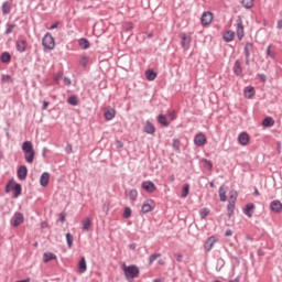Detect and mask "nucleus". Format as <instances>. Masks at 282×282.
<instances>
[{"label": "nucleus", "instance_id": "1", "mask_svg": "<svg viewBox=\"0 0 282 282\" xmlns=\"http://www.w3.org/2000/svg\"><path fill=\"white\" fill-rule=\"evenodd\" d=\"M22 152L24 153V160L26 164H34L36 152L34 151V145L32 144V141H24L22 143Z\"/></svg>", "mask_w": 282, "mask_h": 282}, {"label": "nucleus", "instance_id": "2", "mask_svg": "<svg viewBox=\"0 0 282 282\" xmlns=\"http://www.w3.org/2000/svg\"><path fill=\"white\" fill-rule=\"evenodd\" d=\"M123 272H124V276L127 279V281H131L133 279H138L139 274H140V268H138V265L135 264H131V265H124L122 268Z\"/></svg>", "mask_w": 282, "mask_h": 282}, {"label": "nucleus", "instance_id": "3", "mask_svg": "<svg viewBox=\"0 0 282 282\" xmlns=\"http://www.w3.org/2000/svg\"><path fill=\"white\" fill-rule=\"evenodd\" d=\"M42 45L44 50H54L56 47V42L54 41V36L51 33H46L42 39Z\"/></svg>", "mask_w": 282, "mask_h": 282}, {"label": "nucleus", "instance_id": "4", "mask_svg": "<svg viewBox=\"0 0 282 282\" xmlns=\"http://www.w3.org/2000/svg\"><path fill=\"white\" fill-rule=\"evenodd\" d=\"M236 34L238 36V40L241 41L243 39V36L246 35L245 31H243V20H241V17H238L237 21H236Z\"/></svg>", "mask_w": 282, "mask_h": 282}, {"label": "nucleus", "instance_id": "5", "mask_svg": "<svg viewBox=\"0 0 282 282\" xmlns=\"http://www.w3.org/2000/svg\"><path fill=\"white\" fill-rule=\"evenodd\" d=\"M193 37L189 34L183 33L181 35V45L183 50H189Z\"/></svg>", "mask_w": 282, "mask_h": 282}, {"label": "nucleus", "instance_id": "6", "mask_svg": "<svg viewBox=\"0 0 282 282\" xmlns=\"http://www.w3.org/2000/svg\"><path fill=\"white\" fill-rule=\"evenodd\" d=\"M25 218L23 217V214L21 213H15L13 217L11 218V226H14V228L21 226Z\"/></svg>", "mask_w": 282, "mask_h": 282}, {"label": "nucleus", "instance_id": "7", "mask_svg": "<svg viewBox=\"0 0 282 282\" xmlns=\"http://www.w3.org/2000/svg\"><path fill=\"white\" fill-rule=\"evenodd\" d=\"M141 188L143 191H147V193H155V191H158V187L155 186V183L151 182V181H144L141 184Z\"/></svg>", "mask_w": 282, "mask_h": 282}, {"label": "nucleus", "instance_id": "8", "mask_svg": "<svg viewBox=\"0 0 282 282\" xmlns=\"http://www.w3.org/2000/svg\"><path fill=\"white\" fill-rule=\"evenodd\" d=\"M232 72L235 76L243 78V67L241 66V61L237 59L234 64Z\"/></svg>", "mask_w": 282, "mask_h": 282}, {"label": "nucleus", "instance_id": "9", "mask_svg": "<svg viewBox=\"0 0 282 282\" xmlns=\"http://www.w3.org/2000/svg\"><path fill=\"white\" fill-rule=\"evenodd\" d=\"M207 140H206V134L199 132L195 135L194 138V144L196 147H204V144H206Z\"/></svg>", "mask_w": 282, "mask_h": 282}, {"label": "nucleus", "instance_id": "10", "mask_svg": "<svg viewBox=\"0 0 282 282\" xmlns=\"http://www.w3.org/2000/svg\"><path fill=\"white\" fill-rule=\"evenodd\" d=\"M15 50L20 54H23L28 50V40H18L15 42Z\"/></svg>", "mask_w": 282, "mask_h": 282}, {"label": "nucleus", "instance_id": "11", "mask_svg": "<svg viewBox=\"0 0 282 282\" xmlns=\"http://www.w3.org/2000/svg\"><path fill=\"white\" fill-rule=\"evenodd\" d=\"M200 22L203 25H210V23H213V13L208 11L204 12L200 18Z\"/></svg>", "mask_w": 282, "mask_h": 282}, {"label": "nucleus", "instance_id": "12", "mask_svg": "<svg viewBox=\"0 0 282 282\" xmlns=\"http://www.w3.org/2000/svg\"><path fill=\"white\" fill-rule=\"evenodd\" d=\"M151 210H153V199H148L143 203L141 207V213H143V215H147V213H151Z\"/></svg>", "mask_w": 282, "mask_h": 282}, {"label": "nucleus", "instance_id": "13", "mask_svg": "<svg viewBox=\"0 0 282 282\" xmlns=\"http://www.w3.org/2000/svg\"><path fill=\"white\" fill-rule=\"evenodd\" d=\"M270 210L272 213H282V203L281 200H272L270 204Z\"/></svg>", "mask_w": 282, "mask_h": 282}, {"label": "nucleus", "instance_id": "14", "mask_svg": "<svg viewBox=\"0 0 282 282\" xmlns=\"http://www.w3.org/2000/svg\"><path fill=\"white\" fill-rule=\"evenodd\" d=\"M17 175H18V178L21 181L28 180V167L25 165H21L18 169Z\"/></svg>", "mask_w": 282, "mask_h": 282}, {"label": "nucleus", "instance_id": "15", "mask_svg": "<svg viewBox=\"0 0 282 282\" xmlns=\"http://www.w3.org/2000/svg\"><path fill=\"white\" fill-rule=\"evenodd\" d=\"M238 142L241 147H247L248 142H250V135H248V132H241L238 135Z\"/></svg>", "mask_w": 282, "mask_h": 282}, {"label": "nucleus", "instance_id": "16", "mask_svg": "<svg viewBox=\"0 0 282 282\" xmlns=\"http://www.w3.org/2000/svg\"><path fill=\"white\" fill-rule=\"evenodd\" d=\"M143 131L149 135H153V133H155V126L151 121L147 120L143 127Z\"/></svg>", "mask_w": 282, "mask_h": 282}, {"label": "nucleus", "instance_id": "17", "mask_svg": "<svg viewBox=\"0 0 282 282\" xmlns=\"http://www.w3.org/2000/svg\"><path fill=\"white\" fill-rule=\"evenodd\" d=\"M243 215H246L249 218L252 217V215H254V205L252 203H249L245 206Z\"/></svg>", "mask_w": 282, "mask_h": 282}, {"label": "nucleus", "instance_id": "18", "mask_svg": "<svg viewBox=\"0 0 282 282\" xmlns=\"http://www.w3.org/2000/svg\"><path fill=\"white\" fill-rule=\"evenodd\" d=\"M10 12H12V2L4 1L2 3V14H3V17H7V14H10Z\"/></svg>", "mask_w": 282, "mask_h": 282}, {"label": "nucleus", "instance_id": "19", "mask_svg": "<svg viewBox=\"0 0 282 282\" xmlns=\"http://www.w3.org/2000/svg\"><path fill=\"white\" fill-rule=\"evenodd\" d=\"M215 237L214 236H212V237H209L207 240H206V242H205V245H204V248H205V250H206V252H210L212 250H213V246H215Z\"/></svg>", "mask_w": 282, "mask_h": 282}, {"label": "nucleus", "instance_id": "20", "mask_svg": "<svg viewBox=\"0 0 282 282\" xmlns=\"http://www.w3.org/2000/svg\"><path fill=\"white\" fill-rule=\"evenodd\" d=\"M40 184L45 188L50 184V173L44 172L40 177Z\"/></svg>", "mask_w": 282, "mask_h": 282}, {"label": "nucleus", "instance_id": "21", "mask_svg": "<svg viewBox=\"0 0 282 282\" xmlns=\"http://www.w3.org/2000/svg\"><path fill=\"white\" fill-rule=\"evenodd\" d=\"M252 50H254V44L251 42H247L243 47L245 56L250 57V54H252Z\"/></svg>", "mask_w": 282, "mask_h": 282}, {"label": "nucleus", "instance_id": "22", "mask_svg": "<svg viewBox=\"0 0 282 282\" xmlns=\"http://www.w3.org/2000/svg\"><path fill=\"white\" fill-rule=\"evenodd\" d=\"M78 270L80 274H85V272H87V260L85 259V257H82L78 264Z\"/></svg>", "mask_w": 282, "mask_h": 282}, {"label": "nucleus", "instance_id": "23", "mask_svg": "<svg viewBox=\"0 0 282 282\" xmlns=\"http://www.w3.org/2000/svg\"><path fill=\"white\" fill-rule=\"evenodd\" d=\"M78 45L82 47V50H89L91 47V44L89 43V40L82 37L78 40Z\"/></svg>", "mask_w": 282, "mask_h": 282}, {"label": "nucleus", "instance_id": "24", "mask_svg": "<svg viewBox=\"0 0 282 282\" xmlns=\"http://www.w3.org/2000/svg\"><path fill=\"white\" fill-rule=\"evenodd\" d=\"M56 259V254L52 252H44L43 253V261L44 263H50V261H54Z\"/></svg>", "mask_w": 282, "mask_h": 282}, {"label": "nucleus", "instance_id": "25", "mask_svg": "<svg viewBox=\"0 0 282 282\" xmlns=\"http://www.w3.org/2000/svg\"><path fill=\"white\" fill-rule=\"evenodd\" d=\"M105 120H113L116 118V110L109 109L104 113Z\"/></svg>", "mask_w": 282, "mask_h": 282}, {"label": "nucleus", "instance_id": "26", "mask_svg": "<svg viewBox=\"0 0 282 282\" xmlns=\"http://www.w3.org/2000/svg\"><path fill=\"white\" fill-rule=\"evenodd\" d=\"M235 40V32L234 31H227L224 35V41L226 43H231V41Z\"/></svg>", "mask_w": 282, "mask_h": 282}, {"label": "nucleus", "instance_id": "27", "mask_svg": "<svg viewBox=\"0 0 282 282\" xmlns=\"http://www.w3.org/2000/svg\"><path fill=\"white\" fill-rule=\"evenodd\" d=\"M243 94H245L246 98H252V96H254V87L247 86L243 90Z\"/></svg>", "mask_w": 282, "mask_h": 282}, {"label": "nucleus", "instance_id": "28", "mask_svg": "<svg viewBox=\"0 0 282 282\" xmlns=\"http://www.w3.org/2000/svg\"><path fill=\"white\" fill-rule=\"evenodd\" d=\"M68 105H72V107H78V96L72 95L67 99Z\"/></svg>", "mask_w": 282, "mask_h": 282}, {"label": "nucleus", "instance_id": "29", "mask_svg": "<svg viewBox=\"0 0 282 282\" xmlns=\"http://www.w3.org/2000/svg\"><path fill=\"white\" fill-rule=\"evenodd\" d=\"M12 189L14 191L13 197L17 198V197H19L21 195V192H22L21 184L14 183Z\"/></svg>", "mask_w": 282, "mask_h": 282}, {"label": "nucleus", "instance_id": "30", "mask_svg": "<svg viewBox=\"0 0 282 282\" xmlns=\"http://www.w3.org/2000/svg\"><path fill=\"white\" fill-rule=\"evenodd\" d=\"M267 58H276V52L272 51V44L267 47Z\"/></svg>", "mask_w": 282, "mask_h": 282}, {"label": "nucleus", "instance_id": "31", "mask_svg": "<svg viewBox=\"0 0 282 282\" xmlns=\"http://www.w3.org/2000/svg\"><path fill=\"white\" fill-rule=\"evenodd\" d=\"M159 124H162V127H169V120L166 119V116L159 115L158 117Z\"/></svg>", "mask_w": 282, "mask_h": 282}, {"label": "nucleus", "instance_id": "32", "mask_svg": "<svg viewBox=\"0 0 282 282\" xmlns=\"http://www.w3.org/2000/svg\"><path fill=\"white\" fill-rule=\"evenodd\" d=\"M145 76L148 80H155V78H158V73H155V70L148 69L145 72Z\"/></svg>", "mask_w": 282, "mask_h": 282}, {"label": "nucleus", "instance_id": "33", "mask_svg": "<svg viewBox=\"0 0 282 282\" xmlns=\"http://www.w3.org/2000/svg\"><path fill=\"white\" fill-rule=\"evenodd\" d=\"M227 213L229 217H232V213H235V200H229L227 205Z\"/></svg>", "mask_w": 282, "mask_h": 282}, {"label": "nucleus", "instance_id": "34", "mask_svg": "<svg viewBox=\"0 0 282 282\" xmlns=\"http://www.w3.org/2000/svg\"><path fill=\"white\" fill-rule=\"evenodd\" d=\"M263 127H274V119L272 117H267L262 121Z\"/></svg>", "mask_w": 282, "mask_h": 282}, {"label": "nucleus", "instance_id": "35", "mask_svg": "<svg viewBox=\"0 0 282 282\" xmlns=\"http://www.w3.org/2000/svg\"><path fill=\"white\" fill-rule=\"evenodd\" d=\"M128 197L130 202H135V199H138V189H130Z\"/></svg>", "mask_w": 282, "mask_h": 282}, {"label": "nucleus", "instance_id": "36", "mask_svg": "<svg viewBox=\"0 0 282 282\" xmlns=\"http://www.w3.org/2000/svg\"><path fill=\"white\" fill-rule=\"evenodd\" d=\"M224 265H226V261L224 260V258H218L217 262H216L217 272H220V270L224 268Z\"/></svg>", "mask_w": 282, "mask_h": 282}, {"label": "nucleus", "instance_id": "37", "mask_svg": "<svg viewBox=\"0 0 282 282\" xmlns=\"http://www.w3.org/2000/svg\"><path fill=\"white\" fill-rule=\"evenodd\" d=\"M172 147L176 153H180L182 143L180 142V139H173Z\"/></svg>", "mask_w": 282, "mask_h": 282}, {"label": "nucleus", "instance_id": "38", "mask_svg": "<svg viewBox=\"0 0 282 282\" xmlns=\"http://www.w3.org/2000/svg\"><path fill=\"white\" fill-rule=\"evenodd\" d=\"M219 197L220 202H227L228 197L226 196V189L224 188V185L219 187Z\"/></svg>", "mask_w": 282, "mask_h": 282}, {"label": "nucleus", "instance_id": "39", "mask_svg": "<svg viewBox=\"0 0 282 282\" xmlns=\"http://www.w3.org/2000/svg\"><path fill=\"white\" fill-rule=\"evenodd\" d=\"M0 58L2 63H10V61H12V55H10L8 52H4Z\"/></svg>", "mask_w": 282, "mask_h": 282}, {"label": "nucleus", "instance_id": "40", "mask_svg": "<svg viewBox=\"0 0 282 282\" xmlns=\"http://www.w3.org/2000/svg\"><path fill=\"white\" fill-rule=\"evenodd\" d=\"M82 226H83V230L88 231L89 228H91V220L89 218L84 219L82 223Z\"/></svg>", "mask_w": 282, "mask_h": 282}, {"label": "nucleus", "instance_id": "41", "mask_svg": "<svg viewBox=\"0 0 282 282\" xmlns=\"http://www.w3.org/2000/svg\"><path fill=\"white\" fill-rule=\"evenodd\" d=\"M208 215H210V209L208 208H202L199 210V217L200 219H206V217H208Z\"/></svg>", "mask_w": 282, "mask_h": 282}, {"label": "nucleus", "instance_id": "42", "mask_svg": "<svg viewBox=\"0 0 282 282\" xmlns=\"http://www.w3.org/2000/svg\"><path fill=\"white\" fill-rule=\"evenodd\" d=\"M242 6L246 10H250L254 6V0H242Z\"/></svg>", "mask_w": 282, "mask_h": 282}, {"label": "nucleus", "instance_id": "43", "mask_svg": "<svg viewBox=\"0 0 282 282\" xmlns=\"http://www.w3.org/2000/svg\"><path fill=\"white\" fill-rule=\"evenodd\" d=\"M88 63H89V57H87V55H83L79 59V65L82 67H87Z\"/></svg>", "mask_w": 282, "mask_h": 282}, {"label": "nucleus", "instance_id": "44", "mask_svg": "<svg viewBox=\"0 0 282 282\" xmlns=\"http://www.w3.org/2000/svg\"><path fill=\"white\" fill-rule=\"evenodd\" d=\"M160 257H162V253H153V254H151L150 258H149L150 265H153V262H155L158 259H160Z\"/></svg>", "mask_w": 282, "mask_h": 282}, {"label": "nucleus", "instance_id": "45", "mask_svg": "<svg viewBox=\"0 0 282 282\" xmlns=\"http://www.w3.org/2000/svg\"><path fill=\"white\" fill-rule=\"evenodd\" d=\"M191 191V185L189 184H184L183 191H182V197H188V192Z\"/></svg>", "mask_w": 282, "mask_h": 282}, {"label": "nucleus", "instance_id": "46", "mask_svg": "<svg viewBox=\"0 0 282 282\" xmlns=\"http://www.w3.org/2000/svg\"><path fill=\"white\" fill-rule=\"evenodd\" d=\"M66 241H67V247L72 248L74 245V236H72L69 232L66 234Z\"/></svg>", "mask_w": 282, "mask_h": 282}, {"label": "nucleus", "instance_id": "47", "mask_svg": "<svg viewBox=\"0 0 282 282\" xmlns=\"http://www.w3.org/2000/svg\"><path fill=\"white\" fill-rule=\"evenodd\" d=\"M14 28H17V24H7V30H6L4 34L7 36L12 34V32L14 31Z\"/></svg>", "mask_w": 282, "mask_h": 282}, {"label": "nucleus", "instance_id": "48", "mask_svg": "<svg viewBox=\"0 0 282 282\" xmlns=\"http://www.w3.org/2000/svg\"><path fill=\"white\" fill-rule=\"evenodd\" d=\"M202 162H203L204 164H206L207 171H213V162H210V160H208V159H202Z\"/></svg>", "mask_w": 282, "mask_h": 282}, {"label": "nucleus", "instance_id": "49", "mask_svg": "<svg viewBox=\"0 0 282 282\" xmlns=\"http://www.w3.org/2000/svg\"><path fill=\"white\" fill-rule=\"evenodd\" d=\"M63 79V72L59 70L57 74L54 75V83L58 85V83Z\"/></svg>", "mask_w": 282, "mask_h": 282}, {"label": "nucleus", "instance_id": "50", "mask_svg": "<svg viewBox=\"0 0 282 282\" xmlns=\"http://www.w3.org/2000/svg\"><path fill=\"white\" fill-rule=\"evenodd\" d=\"M123 219H129L131 217V207H126L122 214Z\"/></svg>", "mask_w": 282, "mask_h": 282}, {"label": "nucleus", "instance_id": "51", "mask_svg": "<svg viewBox=\"0 0 282 282\" xmlns=\"http://www.w3.org/2000/svg\"><path fill=\"white\" fill-rule=\"evenodd\" d=\"M230 202H237V191H231L229 193Z\"/></svg>", "mask_w": 282, "mask_h": 282}, {"label": "nucleus", "instance_id": "52", "mask_svg": "<svg viewBox=\"0 0 282 282\" xmlns=\"http://www.w3.org/2000/svg\"><path fill=\"white\" fill-rule=\"evenodd\" d=\"M14 186V180H11L9 184L6 186V193H10Z\"/></svg>", "mask_w": 282, "mask_h": 282}, {"label": "nucleus", "instance_id": "53", "mask_svg": "<svg viewBox=\"0 0 282 282\" xmlns=\"http://www.w3.org/2000/svg\"><path fill=\"white\" fill-rule=\"evenodd\" d=\"M174 258L178 263H182V261H184V256L182 253H174Z\"/></svg>", "mask_w": 282, "mask_h": 282}, {"label": "nucleus", "instance_id": "54", "mask_svg": "<svg viewBox=\"0 0 282 282\" xmlns=\"http://www.w3.org/2000/svg\"><path fill=\"white\" fill-rule=\"evenodd\" d=\"M72 151H73L72 144L68 143V144L66 145V148H65V153H66L67 155H70Z\"/></svg>", "mask_w": 282, "mask_h": 282}, {"label": "nucleus", "instance_id": "55", "mask_svg": "<svg viewBox=\"0 0 282 282\" xmlns=\"http://www.w3.org/2000/svg\"><path fill=\"white\" fill-rule=\"evenodd\" d=\"M64 85L69 87V85H72V79L69 77H64Z\"/></svg>", "mask_w": 282, "mask_h": 282}, {"label": "nucleus", "instance_id": "56", "mask_svg": "<svg viewBox=\"0 0 282 282\" xmlns=\"http://www.w3.org/2000/svg\"><path fill=\"white\" fill-rule=\"evenodd\" d=\"M258 76L262 83H265V80H268V77L265 76V74H258Z\"/></svg>", "mask_w": 282, "mask_h": 282}, {"label": "nucleus", "instance_id": "57", "mask_svg": "<svg viewBox=\"0 0 282 282\" xmlns=\"http://www.w3.org/2000/svg\"><path fill=\"white\" fill-rule=\"evenodd\" d=\"M47 107H50V102L48 101H43L42 111H45V109H47Z\"/></svg>", "mask_w": 282, "mask_h": 282}, {"label": "nucleus", "instance_id": "58", "mask_svg": "<svg viewBox=\"0 0 282 282\" xmlns=\"http://www.w3.org/2000/svg\"><path fill=\"white\" fill-rule=\"evenodd\" d=\"M225 237H232V229H227L225 231Z\"/></svg>", "mask_w": 282, "mask_h": 282}, {"label": "nucleus", "instance_id": "59", "mask_svg": "<svg viewBox=\"0 0 282 282\" xmlns=\"http://www.w3.org/2000/svg\"><path fill=\"white\" fill-rule=\"evenodd\" d=\"M12 77H10V75H3L2 76V80H4V82H8V80H10Z\"/></svg>", "mask_w": 282, "mask_h": 282}, {"label": "nucleus", "instance_id": "60", "mask_svg": "<svg viewBox=\"0 0 282 282\" xmlns=\"http://www.w3.org/2000/svg\"><path fill=\"white\" fill-rule=\"evenodd\" d=\"M245 65H250V57L245 56Z\"/></svg>", "mask_w": 282, "mask_h": 282}, {"label": "nucleus", "instance_id": "61", "mask_svg": "<svg viewBox=\"0 0 282 282\" xmlns=\"http://www.w3.org/2000/svg\"><path fill=\"white\" fill-rule=\"evenodd\" d=\"M278 30H282V20L278 21Z\"/></svg>", "mask_w": 282, "mask_h": 282}, {"label": "nucleus", "instance_id": "62", "mask_svg": "<svg viewBox=\"0 0 282 282\" xmlns=\"http://www.w3.org/2000/svg\"><path fill=\"white\" fill-rule=\"evenodd\" d=\"M56 28H58V23H55V24L51 25L50 30H56Z\"/></svg>", "mask_w": 282, "mask_h": 282}, {"label": "nucleus", "instance_id": "63", "mask_svg": "<svg viewBox=\"0 0 282 282\" xmlns=\"http://www.w3.org/2000/svg\"><path fill=\"white\" fill-rule=\"evenodd\" d=\"M59 221L63 224V223H65V215H62L61 217H59Z\"/></svg>", "mask_w": 282, "mask_h": 282}, {"label": "nucleus", "instance_id": "64", "mask_svg": "<svg viewBox=\"0 0 282 282\" xmlns=\"http://www.w3.org/2000/svg\"><path fill=\"white\" fill-rule=\"evenodd\" d=\"M31 280H30V278H26V279H24V280H19V281H17V282H30Z\"/></svg>", "mask_w": 282, "mask_h": 282}]
</instances>
